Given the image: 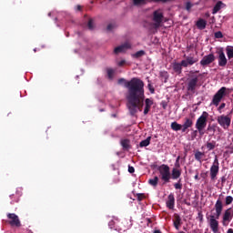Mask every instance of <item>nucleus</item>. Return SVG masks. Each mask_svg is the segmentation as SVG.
Segmentation results:
<instances>
[{
    "mask_svg": "<svg viewBox=\"0 0 233 233\" xmlns=\"http://www.w3.org/2000/svg\"><path fill=\"white\" fill-rule=\"evenodd\" d=\"M117 83L124 85L127 90L126 99H127L130 116H136L137 110L141 112L145 103V82L138 77H133L130 80L119 78Z\"/></svg>",
    "mask_w": 233,
    "mask_h": 233,
    "instance_id": "obj_1",
    "label": "nucleus"
},
{
    "mask_svg": "<svg viewBox=\"0 0 233 233\" xmlns=\"http://www.w3.org/2000/svg\"><path fill=\"white\" fill-rule=\"evenodd\" d=\"M215 210L216 213L214 215H206L207 221L209 225V228H211L213 233L219 232V218L221 217V213L223 212V202L221 199H218L215 203Z\"/></svg>",
    "mask_w": 233,
    "mask_h": 233,
    "instance_id": "obj_2",
    "label": "nucleus"
},
{
    "mask_svg": "<svg viewBox=\"0 0 233 233\" xmlns=\"http://www.w3.org/2000/svg\"><path fill=\"white\" fill-rule=\"evenodd\" d=\"M183 60H181L180 63L175 62L173 63V70L175 74H177L178 76L182 74L183 68H187L188 66H192L193 65H196L199 61L198 57L192 56H187L184 55Z\"/></svg>",
    "mask_w": 233,
    "mask_h": 233,
    "instance_id": "obj_3",
    "label": "nucleus"
},
{
    "mask_svg": "<svg viewBox=\"0 0 233 233\" xmlns=\"http://www.w3.org/2000/svg\"><path fill=\"white\" fill-rule=\"evenodd\" d=\"M157 170L159 173V179L163 181L164 185L167 183H170V179H172L170 167L167 164H162L157 167Z\"/></svg>",
    "mask_w": 233,
    "mask_h": 233,
    "instance_id": "obj_4",
    "label": "nucleus"
},
{
    "mask_svg": "<svg viewBox=\"0 0 233 233\" xmlns=\"http://www.w3.org/2000/svg\"><path fill=\"white\" fill-rule=\"evenodd\" d=\"M208 119V114L204 111L202 115L197 119L196 128L199 132L200 136H203V130L207 128V121Z\"/></svg>",
    "mask_w": 233,
    "mask_h": 233,
    "instance_id": "obj_5",
    "label": "nucleus"
},
{
    "mask_svg": "<svg viewBox=\"0 0 233 233\" xmlns=\"http://www.w3.org/2000/svg\"><path fill=\"white\" fill-rule=\"evenodd\" d=\"M227 96V87L222 86L214 96L211 101V105L214 106H219V103H221L223 97Z\"/></svg>",
    "mask_w": 233,
    "mask_h": 233,
    "instance_id": "obj_6",
    "label": "nucleus"
},
{
    "mask_svg": "<svg viewBox=\"0 0 233 233\" xmlns=\"http://www.w3.org/2000/svg\"><path fill=\"white\" fill-rule=\"evenodd\" d=\"M209 174L211 181L218 179V175L219 174V159H218V156H215V159L209 169Z\"/></svg>",
    "mask_w": 233,
    "mask_h": 233,
    "instance_id": "obj_7",
    "label": "nucleus"
},
{
    "mask_svg": "<svg viewBox=\"0 0 233 233\" xmlns=\"http://www.w3.org/2000/svg\"><path fill=\"white\" fill-rule=\"evenodd\" d=\"M163 13L159 10H156L153 12V18L152 21L154 22L153 26L154 28H159L161 26V23H163Z\"/></svg>",
    "mask_w": 233,
    "mask_h": 233,
    "instance_id": "obj_8",
    "label": "nucleus"
},
{
    "mask_svg": "<svg viewBox=\"0 0 233 233\" xmlns=\"http://www.w3.org/2000/svg\"><path fill=\"white\" fill-rule=\"evenodd\" d=\"M199 78L198 76H193L187 81V90L190 94H196V88H198V83Z\"/></svg>",
    "mask_w": 233,
    "mask_h": 233,
    "instance_id": "obj_9",
    "label": "nucleus"
},
{
    "mask_svg": "<svg viewBox=\"0 0 233 233\" xmlns=\"http://www.w3.org/2000/svg\"><path fill=\"white\" fill-rule=\"evenodd\" d=\"M8 223L11 227H16L19 228L21 227V220L19 219V216H17L15 213H8L7 214Z\"/></svg>",
    "mask_w": 233,
    "mask_h": 233,
    "instance_id": "obj_10",
    "label": "nucleus"
},
{
    "mask_svg": "<svg viewBox=\"0 0 233 233\" xmlns=\"http://www.w3.org/2000/svg\"><path fill=\"white\" fill-rule=\"evenodd\" d=\"M217 121L224 130H228V127H230L231 119L228 116L222 115L218 117Z\"/></svg>",
    "mask_w": 233,
    "mask_h": 233,
    "instance_id": "obj_11",
    "label": "nucleus"
},
{
    "mask_svg": "<svg viewBox=\"0 0 233 233\" xmlns=\"http://www.w3.org/2000/svg\"><path fill=\"white\" fill-rule=\"evenodd\" d=\"M233 218V211L231 208L225 210L223 217H222V225L223 227H228V223L232 221Z\"/></svg>",
    "mask_w": 233,
    "mask_h": 233,
    "instance_id": "obj_12",
    "label": "nucleus"
},
{
    "mask_svg": "<svg viewBox=\"0 0 233 233\" xmlns=\"http://www.w3.org/2000/svg\"><path fill=\"white\" fill-rule=\"evenodd\" d=\"M218 57V66H221L222 68H225L227 66V64L228 63V60L227 59V56H225V52L223 49H219L217 52Z\"/></svg>",
    "mask_w": 233,
    "mask_h": 233,
    "instance_id": "obj_13",
    "label": "nucleus"
},
{
    "mask_svg": "<svg viewBox=\"0 0 233 233\" xmlns=\"http://www.w3.org/2000/svg\"><path fill=\"white\" fill-rule=\"evenodd\" d=\"M214 61H216V56H214V54H209L200 60V65L201 66H208V65H211Z\"/></svg>",
    "mask_w": 233,
    "mask_h": 233,
    "instance_id": "obj_14",
    "label": "nucleus"
},
{
    "mask_svg": "<svg viewBox=\"0 0 233 233\" xmlns=\"http://www.w3.org/2000/svg\"><path fill=\"white\" fill-rule=\"evenodd\" d=\"M130 48H132V46L130 45V43L126 42V43L122 44L121 46L115 47L114 54H116V55L123 54L124 52H127V50H130Z\"/></svg>",
    "mask_w": 233,
    "mask_h": 233,
    "instance_id": "obj_15",
    "label": "nucleus"
},
{
    "mask_svg": "<svg viewBox=\"0 0 233 233\" xmlns=\"http://www.w3.org/2000/svg\"><path fill=\"white\" fill-rule=\"evenodd\" d=\"M166 205L169 210H174V207L176 205V198H174V193H170L168 195Z\"/></svg>",
    "mask_w": 233,
    "mask_h": 233,
    "instance_id": "obj_16",
    "label": "nucleus"
},
{
    "mask_svg": "<svg viewBox=\"0 0 233 233\" xmlns=\"http://www.w3.org/2000/svg\"><path fill=\"white\" fill-rule=\"evenodd\" d=\"M145 101V108H144V116H147L148 112H150V109L152 108V105H154V100L151 98H146Z\"/></svg>",
    "mask_w": 233,
    "mask_h": 233,
    "instance_id": "obj_17",
    "label": "nucleus"
},
{
    "mask_svg": "<svg viewBox=\"0 0 233 233\" xmlns=\"http://www.w3.org/2000/svg\"><path fill=\"white\" fill-rule=\"evenodd\" d=\"M194 125V121H192L191 118L186 117L185 122L182 125V132H187V128H191V127Z\"/></svg>",
    "mask_w": 233,
    "mask_h": 233,
    "instance_id": "obj_18",
    "label": "nucleus"
},
{
    "mask_svg": "<svg viewBox=\"0 0 233 233\" xmlns=\"http://www.w3.org/2000/svg\"><path fill=\"white\" fill-rule=\"evenodd\" d=\"M181 177V168H172L171 179H179Z\"/></svg>",
    "mask_w": 233,
    "mask_h": 233,
    "instance_id": "obj_19",
    "label": "nucleus"
},
{
    "mask_svg": "<svg viewBox=\"0 0 233 233\" xmlns=\"http://www.w3.org/2000/svg\"><path fill=\"white\" fill-rule=\"evenodd\" d=\"M216 130H221V129L219 128V127L216 125H208L207 128V132L208 134H209V136H214V134H216Z\"/></svg>",
    "mask_w": 233,
    "mask_h": 233,
    "instance_id": "obj_20",
    "label": "nucleus"
},
{
    "mask_svg": "<svg viewBox=\"0 0 233 233\" xmlns=\"http://www.w3.org/2000/svg\"><path fill=\"white\" fill-rule=\"evenodd\" d=\"M197 27L199 29V30H205L207 28V21L204 20V19H199L198 22H197Z\"/></svg>",
    "mask_w": 233,
    "mask_h": 233,
    "instance_id": "obj_21",
    "label": "nucleus"
},
{
    "mask_svg": "<svg viewBox=\"0 0 233 233\" xmlns=\"http://www.w3.org/2000/svg\"><path fill=\"white\" fill-rule=\"evenodd\" d=\"M203 157H205V153L201 151H196L195 153L196 161H198V163H203Z\"/></svg>",
    "mask_w": 233,
    "mask_h": 233,
    "instance_id": "obj_22",
    "label": "nucleus"
},
{
    "mask_svg": "<svg viewBox=\"0 0 233 233\" xmlns=\"http://www.w3.org/2000/svg\"><path fill=\"white\" fill-rule=\"evenodd\" d=\"M171 128L175 131V132H179V130L183 131V126L181 124H177V122H172L171 123Z\"/></svg>",
    "mask_w": 233,
    "mask_h": 233,
    "instance_id": "obj_23",
    "label": "nucleus"
},
{
    "mask_svg": "<svg viewBox=\"0 0 233 233\" xmlns=\"http://www.w3.org/2000/svg\"><path fill=\"white\" fill-rule=\"evenodd\" d=\"M226 54L228 56V59L230 61V59H233V46H228L226 47Z\"/></svg>",
    "mask_w": 233,
    "mask_h": 233,
    "instance_id": "obj_24",
    "label": "nucleus"
},
{
    "mask_svg": "<svg viewBox=\"0 0 233 233\" xmlns=\"http://www.w3.org/2000/svg\"><path fill=\"white\" fill-rule=\"evenodd\" d=\"M181 225V217L179 215L175 216V220H174V227L177 230H179V226Z\"/></svg>",
    "mask_w": 233,
    "mask_h": 233,
    "instance_id": "obj_25",
    "label": "nucleus"
},
{
    "mask_svg": "<svg viewBox=\"0 0 233 233\" xmlns=\"http://www.w3.org/2000/svg\"><path fill=\"white\" fill-rule=\"evenodd\" d=\"M152 140V137H147V139L145 140H142L140 143H139V147L141 148H143L144 147H148V145H150V141Z\"/></svg>",
    "mask_w": 233,
    "mask_h": 233,
    "instance_id": "obj_26",
    "label": "nucleus"
},
{
    "mask_svg": "<svg viewBox=\"0 0 233 233\" xmlns=\"http://www.w3.org/2000/svg\"><path fill=\"white\" fill-rule=\"evenodd\" d=\"M121 146L124 148V150H129V148H130V140H128V139L121 140Z\"/></svg>",
    "mask_w": 233,
    "mask_h": 233,
    "instance_id": "obj_27",
    "label": "nucleus"
},
{
    "mask_svg": "<svg viewBox=\"0 0 233 233\" xmlns=\"http://www.w3.org/2000/svg\"><path fill=\"white\" fill-rule=\"evenodd\" d=\"M148 183L151 187H157V183H159V177L156 176L154 178H150Z\"/></svg>",
    "mask_w": 233,
    "mask_h": 233,
    "instance_id": "obj_28",
    "label": "nucleus"
},
{
    "mask_svg": "<svg viewBox=\"0 0 233 233\" xmlns=\"http://www.w3.org/2000/svg\"><path fill=\"white\" fill-rule=\"evenodd\" d=\"M221 5H223V2L218 1L213 7L212 14H218V12L221 10Z\"/></svg>",
    "mask_w": 233,
    "mask_h": 233,
    "instance_id": "obj_29",
    "label": "nucleus"
},
{
    "mask_svg": "<svg viewBox=\"0 0 233 233\" xmlns=\"http://www.w3.org/2000/svg\"><path fill=\"white\" fill-rule=\"evenodd\" d=\"M143 56H145V51H144V50L137 51V53H135L134 55H132V56H133L135 59H139V57H143Z\"/></svg>",
    "mask_w": 233,
    "mask_h": 233,
    "instance_id": "obj_30",
    "label": "nucleus"
},
{
    "mask_svg": "<svg viewBox=\"0 0 233 233\" xmlns=\"http://www.w3.org/2000/svg\"><path fill=\"white\" fill-rule=\"evenodd\" d=\"M208 151L210 150H214V148H216V142H208L206 145Z\"/></svg>",
    "mask_w": 233,
    "mask_h": 233,
    "instance_id": "obj_31",
    "label": "nucleus"
},
{
    "mask_svg": "<svg viewBox=\"0 0 233 233\" xmlns=\"http://www.w3.org/2000/svg\"><path fill=\"white\" fill-rule=\"evenodd\" d=\"M176 190H181L183 188V184H181V178L178 179L177 183L174 184Z\"/></svg>",
    "mask_w": 233,
    "mask_h": 233,
    "instance_id": "obj_32",
    "label": "nucleus"
},
{
    "mask_svg": "<svg viewBox=\"0 0 233 233\" xmlns=\"http://www.w3.org/2000/svg\"><path fill=\"white\" fill-rule=\"evenodd\" d=\"M88 30H94V20L90 18L87 22Z\"/></svg>",
    "mask_w": 233,
    "mask_h": 233,
    "instance_id": "obj_33",
    "label": "nucleus"
},
{
    "mask_svg": "<svg viewBox=\"0 0 233 233\" xmlns=\"http://www.w3.org/2000/svg\"><path fill=\"white\" fill-rule=\"evenodd\" d=\"M107 77L108 79H114V69L112 68L107 69Z\"/></svg>",
    "mask_w": 233,
    "mask_h": 233,
    "instance_id": "obj_34",
    "label": "nucleus"
},
{
    "mask_svg": "<svg viewBox=\"0 0 233 233\" xmlns=\"http://www.w3.org/2000/svg\"><path fill=\"white\" fill-rule=\"evenodd\" d=\"M215 39H223V33L221 31H218L215 33Z\"/></svg>",
    "mask_w": 233,
    "mask_h": 233,
    "instance_id": "obj_35",
    "label": "nucleus"
},
{
    "mask_svg": "<svg viewBox=\"0 0 233 233\" xmlns=\"http://www.w3.org/2000/svg\"><path fill=\"white\" fill-rule=\"evenodd\" d=\"M232 202H233L232 196L226 197V201H225L226 205H232Z\"/></svg>",
    "mask_w": 233,
    "mask_h": 233,
    "instance_id": "obj_36",
    "label": "nucleus"
},
{
    "mask_svg": "<svg viewBox=\"0 0 233 233\" xmlns=\"http://www.w3.org/2000/svg\"><path fill=\"white\" fill-rule=\"evenodd\" d=\"M115 26H116V24L107 25V26H106L107 32H112V30H114Z\"/></svg>",
    "mask_w": 233,
    "mask_h": 233,
    "instance_id": "obj_37",
    "label": "nucleus"
},
{
    "mask_svg": "<svg viewBox=\"0 0 233 233\" xmlns=\"http://www.w3.org/2000/svg\"><path fill=\"white\" fill-rule=\"evenodd\" d=\"M137 198L138 201H143L144 198H145V194L143 193H137Z\"/></svg>",
    "mask_w": 233,
    "mask_h": 233,
    "instance_id": "obj_38",
    "label": "nucleus"
},
{
    "mask_svg": "<svg viewBox=\"0 0 233 233\" xmlns=\"http://www.w3.org/2000/svg\"><path fill=\"white\" fill-rule=\"evenodd\" d=\"M160 76L164 77V79L167 81V79H168V73L164 71L160 73Z\"/></svg>",
    "mask_w": 233,
    "mask_h": 233,
    "instance_id": "obj_39",
    "label": "nucleus"
},
{
    "mask_svg": "<svg viewBox=\"0 0 233 233\" xmlns=\"http://www.w3.org/2000/svg\"><path fill=\"white\" fill-rule=\"evenodd\" d=\"M147 88H148V90H149V92H150L151 94H154V93L156 92V89L154 88V86H152V84H148V85H147Z\"/></svg>",
    "mask_w": 233,
    "mask_h": 233,
    "instance_id": "obj_40",
    "label": "nucleus"
},
{
    "mask_svg": "<svg viewBox=\"0 0 233 233\" xmlns=\"http://www.w3.org/2000/svg\"><path fill=\"white\" fill-rule=\"evenodd\" d=\"M133 3L136 6H137L138 5H143V3H145V0H133Z\"/></svg>",
    "mask_w": 233,
    "mask_h": 233,
    "instance_id": "obj_41",
    "label": "nucleus"
},
{
    "mask_svg": "<svg viewBox=\"0 0 233 233\" xmlns=\"http://www.w3.org/2000/svg\"><path fill=\"white\" fill-rule=\"evenodd\" d=\"M192 6H194V5H192V3L187 2L186 10H187V12H189V10L192 8Z\"/></svg>",
    "mask_w": 233,
    "mask_h": 233,
    "instance_id": "obj_42",
    "label": "nucleus"
},
{
    "mask_svg": "<svg viewBox=\"0 0 233 233\" xmlns=\"http://www.w3.org/2000/svg\"><path fill=\"white\" fill-rule=\"evenodd\" d=\"M181 165H179V157H177L176 163H175V167L173 168H180Z\"/></svg>",
    "mask_w": 233,
    "mask_h": 233,
    "instance_id": "obj_43",
    "label": "nucleus"
},
{
    "mask_svg": "<svg viewBox=\"0 0 233 233\" xmlns=\"http://www.w3.org/2000/svg\"><path fill=\"white\" fill-rule=\"evenodd\" d=\"M128 172L129 174H134V172H136V168L132 166H128Z\"/></svg>",
    "mask_w": 233,
    "mask_h": 233,
    "instance_id": "obj_44",
    "label": "nucleus"
},
{
    "mask_svg": "<svg viewBox=\"0 0 233 233\" xmlns=\"http://www.w3.org/2000/svg\"><path fill=\"white\" fill-rule=\"evenodd\" d=\"M198 219L200 223H203V213L201 211L198 212Z\"/></svg>",
    "mask_w": 233,
    "mask_h": 233,
    "instance_id": "obj_45",
    "label": "nucleus"
},
{
    "mask_svg": "<svg viewBox=\"0 0 233 233\" xmlns=\"http://www.w3.org/2000/svg\"><path fill=\"white\" fill-rule=\"evenodd\" d=\"M221 184H222V187H223V184L224 183H227V176H223V177H221Z\"/></svg>",
    "mask_w": 233,
    "mask_h": 233,
    "instance_id": "obj_46",
    "label": "nucleus"
},
{
    "mask_svg": "<svg viewBox=\"0 0 233 233\" xmlns=\"http://www.w3.org/2000/svg\"><path fill=\"white\" fill-rule=\"evenodd\" d=\"M225 106H227V104L225 103H222L220 106H219V110H223V108H225Z\"/></svg>",
    "mask_w": 233,
    "mask_h": 233,
    "instance_id": "obj_47",
    "label": "nucleus"
},
{
    "mask_svg": "<svg viewBox=\"0 0 233 233\" xmlns=\"http://www.w3.org/2000/svg\"><path fill=\"white\" fill-rule=\"evenodd\" d=\"M192 233H203V232H201V229H194L193 231H192Z\"/></svg>",
    "mask_w": 233,
    "mask_h": 233,
    "instance_id": "obj_48",
    "label": "nucleus"
},
{
    "mask_svg": "<svg viewBox=\"0 0 233 233\" xmlns=\"http://www.w3.org/2000/svg\"><path fill=\"white\" fill-rule=\"evenodd\" d=\"M125 65V60H122L118 63V66H123Z\"/></svg>",
    "mask_w": 233,
    "mask_h": 233,
    "instance_id": "obj_49",
    "label": "nucleus"
},
{
    "mask_svg": "<svg viewBox=\"0 0 233 233\" xmlns=\"http://www.w3.org/2000/svg\"><path fill=\"white\" fill-rule=\"evenodd\" d=\"M114 225V222H113V220H111L110 222H109V227L112 228V226Z\"/></svg>",
    "mask_w": 233,
    "mask_h": 233,
    "instance_id": "obj_50",
    "label": "nucleus"
},
{
    "mask_svg": "<svg viewBox=\"0 0 233 233\" xmlns=\"http://www.w3.org/2000/svg\"><path fill=\"white\" fill-rule=\"evenodd\" d=\"M227 233H233V229L232 228H228Z\"/></svg>",
    "mask_w": 233,
    "mask_h": 233,
    "instance_id": "obj_51",
    "label": "nucleus"
},
{
    "mask_svg": "<svg viewBox=\"0 0 233 233\" xmlns=\"http://www.w3.org/2000/svg\"><path fill=\"white\" fill-rule=\"evenodd\" d=\"M190 74H199V71H195V72L190 71Z\"/></svg>",
    "mask_w": 233,
    "mask_h": 233,
    "instance_id": "obj_52",
    "label": "nucleus"
},
{
    "mask_svg": "<svg viewBox=\"0 0 233 233\" xmlns=\"http://www.w3.org/2000/svg\"><path fill=\"white\" fill-rule=\"evenodd\" d=\"M153 233H161V230L156 229Z\"/></svg>",
    "mask_w": 233,
    "mask_h": 233,
    "instance_id": "obj_53",
    "label": "nucleus"
},
{
    "mask_svg": "<svg viewBox=\"0 0 233 233\" xmlns=\"http://www.w3.org/2000/svg\"><path fill=\"white\" fill-rule=\"evenodd\" d=\"M111 117H117V115L112 114V115H111Z\"/></svg>",
    "mask_w": 233,
    "mask_h": 233,
    "instance_id": "obj_54",
    "label": "nucleus"
},
{
    "mask_svg": "<svg viewBox=\"0 0 233 233\" xmlns=\"http://www.w3.org/2000/svg\"><path fill=\"white\" fill-rule=\"evenodd\" d=\"M195 179H199V175L197 174V175L195 176Z\"/></svg>",
    "mask_w": 233,
    "mask_h": 233,
    "instance_id": "obj_55",
    "label": "nucleus"
},
{
    "mask_svg": "<svg viewBox=\"0 0 233 233\" xmlns=\"http://www.w3.org/2000/svg\"><path fill=\"white\" fill-rule=\"evenodd\" d=\"M187 205V207H190V203L189 202H185Z\"/></svg>",
    "mask_w": 233,
    "mask_h": 233,
    "instance_id": "obj_56",
    "label": "nucleus"
},
{
    "mask_svg": "<svg viewBox=\"0 0 233 233\" xmlns=\"http://www.w3.org/2000/svg\"><path fill=\"white\" fill-rule=\"evenodd\" d=\"M148 223H152V220H150V218L147 219Z\"/></svg>",
    "mask_w": 233,
    "mask_h": 233,
    "instance_id": "obj_57",
    "label": "nucleus"
},
{
    "mask_svg": "<svg viewBox=\"0 0 233 233\" xmlns=\"http://www.w3.org/2000/svg\"><path fill=\"white\" fill-rule=\"evenodd\" d=\"M230 149H231V152H230V153L232 154V152H233V147H231Z\"/></svg>",
    "mask_w": 233,
    "mask_h": 233,
    "instance_id": "obj_58",
    "label": "nucleus"
},
{
    "mask_svg": "<svg viewBox=\"0 0 233 233\" xmlns=\"http://www.w3.org/2000/svg\"><path fill=\"white\" fill-rule=\"evenodd\" d=\"M78 10H81V5H78Z\"/></svg>",
    "mask_w": 233,
    "mask_h": 233,
    "instance_id": "obj_59",
    "label": "nucleus"
},
{
    "mask_svg": "<svg viewBox=\"0 0 233 233\" xmlns=\"http://www.w3.org/2000/svg\"><path fill=\"white\" fill-rule=\"evenodd\" d=\"M163 108H164V109L167 108V106L164 105V106H163Z\"/></svg>",
    "mask_w": 233,
    "mask_h": 233,
    "instance_id": "obj_60",
    "label": "nucleus"
},
{
    "mask_svg": "<svg viewBox=\"0 0 233 233\" xmlns=\"http://www.w3.org/2000/svg\"><path fill=\"white\" fill-rule=\"evenodd\" d=\"M34 52H36V49H34Z\"/></svg>",
    "mask_w": 233,
    "mask_h": 233,
    "instance_id": "obj_61",
    "label": "nucleus"
}]
</instances>
